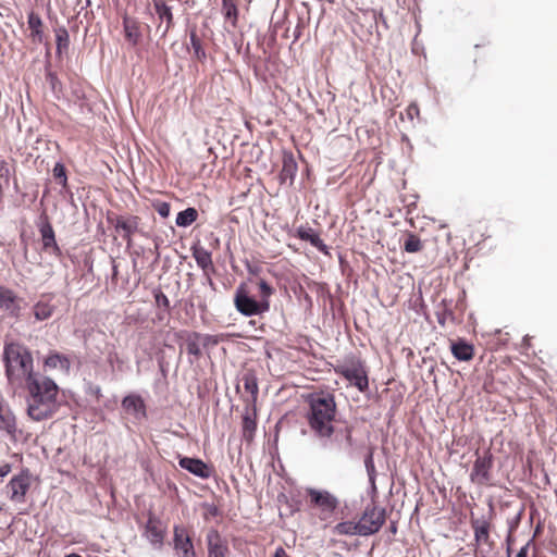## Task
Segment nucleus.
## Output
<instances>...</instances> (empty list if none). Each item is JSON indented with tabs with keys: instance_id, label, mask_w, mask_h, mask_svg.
<instances>
[{
	"instance_id": "b1692460",
	"label": "nucleus",
	"mask_w": 557,
	"mask_h": 557,
	"mask_svg": "<svg viewBox=\"0 0 557 557\" xmlns=\"http://www.w3.org/2000/svg\"><path fill=\"white\" fill-rule=\"evenodd\" d=\"M154 10L160 20H165L166 26L163 30L165 35L173 25V14L171 8L162 0L154 1Z\"/></svg>"
},
{
	"instance_id": "bf43d9fd",
	"label": "nucleus",
	"mask_w": 557,
	"mask_h": 557,
	"mask_svg": "<svg viewBox=\"0 0 557 557\" xmlns=\"http://www.w3.org/2000/svg\"><path fill=\"white\" fill-rule=\"evenodd\" d=\"M9 174V170L5 169V172H3V175H8Z\"/></svg>"
},
{
	"instance_id": "09e8293b",
	"label": "nucleus",
	"mask_w": 557,
	"mask_h": 557,
	"mask_svg": "<svg viewBox=\"0 0 557 557\" xmlns=\"http://www.w3.org/2000/svg\"><path fill=\"white\" fill-rule=\"evenodd\" d=\"M446 315H447L446 312L437 314V321L440 324H442V325L445 324Z\"/></svg>"
},
{
	"instance_id": "79ce46f5",
	"label": "nucleus",
	"mask_w": 557,
	"mask_h": 557,
	"mask_svg": "<svg viewBox=\"0 0 557 557\" xmlns=\"http://www.w3.org/2000/svg\"><path fill=\"white\" fill-rule=\"evenodd\" d=\"M258 285L260 289V300H269L270 296L273 294V288L264 280H260Z\"/></svg>"
},
{
	"instance_id": "cd10ccee",
	"label": "nucleus",
	"mask_w": 557,
	"mask_h": 557,
	"mask_svg": "<svg viewBox=\"0 0 557 557\" xmlns=\"http://www.w3.org/2000/svg\"><path fill=\"white\" fill-rule=\"evenodd\" d=\"M198 215L197 209L189 207L177 213L175 223L180 227H188L197 221Z\"/></svg>"
},
{
	"instance_id": "39448f33",
	"label": "nucleus",
	"mask_w": 557,
	"mask_h": 557,
	"mask_svg": "<svg viewBox=\"0 0 557 557\" xmlns=\"http://www.w3.org/2000/svg\"><path fill=\"white\" fill-rule=\"evenodd\" d=\"M336 373L345 377L351 385L360 392H366L369 387L367 367L360 359H351L335 369Z\"/></svg>"
},
{
	"instance_id": "20e7f679",
	"label": "nucleus",
	"mask_w": 557,
	"mask_h": 557,
	"mask_svg": "<svg viewBox=\"0 0 557 557\" xmlns=\"http://www.w3.org/2000/svg\"><path fill=\"white\" fill-rule=\"evenodd\" d=\"M234 305L236 310L245 317L260 315L270 309V300H257L249 294L245 283L237 286Z\"/></svg>"
},
{
	"instance_id": "1a4fd4ad",
	"label": "nucleus",
	"mask_w": 557,
	"mask_h": 557,
	"mask_svg": "<svg viewBox=\"0 0 557 557\" xmlns=\"http://www.w3.org/2000/svg\"><path fill=\"white\" fill-rule=\"evenodd\" d=\"M108 221L114 224L116 232H122V237L131 244L132 235L137 232L139 225V218L136 215H116L114 218L108 216Z\"/></svg>"
},
{
	"instance_id": "864d4df0",
	"label": "nucleus",
	"mask_w": 557,
	"mask_h": 557,
	"mask_svg": "<svg viewBox=\"0 0 557 557\" xmlns=\"http://www.w3.org/2000/svg\"><path fill=\"white\" fill-rule=\"evenodd\" d=\"M207 281H208V286H210L214 290L215 289V284L212 281V278L208 277Z\"/></svg>"
},
{
	"instance_id": "13d9d810",
	"label": "nucleus",
	"mask_w": 557,
	"mask_h": 557,
	"mask_svg": "<svg viewBox=\"0 0 557 557\" xmlns=\"http://www.w3.org/2000/svg\"><path fill=\"white\" fill-rule=\"evenodd\" d=\"M9 174V170L5 169V172H3V175H8Z\"/></svg>"
},
{
	"instance_id": "a18cd8bd",
	"label": "nucleus",
	"mask_w": 557,
	"mask_h": 557,
	"mask_svg": "<svg viewBox=\"0 0 557 557\" xmlns=\"http://www.w3.org/2000/svg\"><path fill=\"white\" fill-rule=\"evenodd\" d=\"M108 361L113 364L114 362H120L119 355L116 352H110L108 357Z\"/></svg>"
},
{
	"instance_id": "680f3d73",
	"label": "nucleus",
	"mask_w": 557,
	"mask_h": 557,
	"mask_svg": "<svg viewBox=\"0 0 557 557\" xmlns=\"http://www.w3.org/2000/svg\"><path fill=\"white\" fill-rule=\"evenodd\" d=\"M482 557H486V556H482Z\"/></svg>"
},
{
	"instance_id": "423d86ee",
	"label": "nucleus",
	"mask_w": 557,
	"mask_h": 557,
	"mask_svg": "<svg viewBox=\"0 0 557 557\" xmlns=\"http://www.w3.org/2000/svg\"><path fill=\"white\" fill-rule=\"evenodd\" d=\"M385 519L386 510L384 508L376 507L373 504L368 505L358 521L359 525H362V528L364 527L366 530L369 531L362 533V536H369L377 533L384 524Z\"/></svg>"
},
{
	"instance_id": "ddd939ff",
	"label": "nucleus",
	"mask_w": 557,
	"mask_h": 557,
	"mask_svg": "<svg viewBox=\"0 0 557 557\" xmlns=\"http://www.w3.org/2000/svg\"><path fill=\"white\" fill-rule=\"evenodd\" d=\"M123 30L125 39L131 46L135 47L141 41L143 34L137 18L124 14Z\"/></svg>"
},
{
	"instance_id": "bb28decb",
	"label": "nucleus",
	"mask_w": 557,
	"mask_h": 557,
	"mask_svg": "<svg viewBox=\"0 0 557 557\" xmlns=\"http://www.w3.org/2000/svg\"><path fill=\"white\" fill-rule=\"evenodd\" d=\"M193 257L195 258L198 267H200L203 271L213 270V262L211 252L202 247L195 248L193 251Z\"/></svg>"
},
{
	"instance_id": "e433bc0d",
	"label": "nucleus",
	"mask_w": 557,
	"mask_h": 557,
	"mask_svg": "<svg viewBox=\"0 0 557 557\" xmlns=\"http://www.w3.org/2000/svg\"><path fill=\"white\" fill-rule=\"evenodd\" d=\"M222 10L226 20H232V24L235 25L237 21L238 10L234 0L223 1Z\"/></svg>"
},
{
	"instance_id": "6e6552de",
	"label": "nucleus",
	"mask_w": 557,
	"mask_h": 557,
	"mask_svg": "<svg viewBox=\"0 0 557 557\" xmlns=\"http://www.w3.org/2000/svg\"><path fill=\"white\" fill-rule=\"evenodd\" d=\"M29 487L30 474L28 470H23L17 475L11 478L5 486L9 498L17 504L25 502V496Z\"/></svg>"
},
{
	"instance_id": "f704fd0d",
	"label": "nucleus",
	"mask_w": 557,
	"mask_h": 557,
	"mask_svg": "<svg viewBox=\"0 0 557 557\" xmlns=\"http://www.w3.org/2000/svg\"><path fill=\"white\" fill-rule=\"evenodd\" d=\"M474 530V537L476 542H487L490 539L488 534V523L486 521H474L472 523Z\"/></svg>"
},
{
	"instance_id": "ea45409f",
	"label": "nucleus",
	"mask_w": 557,
	"mask_h": 557,
	"mask_svg": "<svg viewBox=\"0 0 557 557\" xmlns=\"http://www.w3.org/2000/svg\"><path fill=\"white\" fill-rule=\"evenodd\" d=\"M153 297H154L156 305L159 308H163L165 311H169L170 300L165 294H163L160 289H154Z\"/></svg>"
},
{
	"instance_id": "052dcab7",
	"label": "nucleus",
	"mask_w": 557,
	"mask_h": 557,
	"mask_svg": "<svg viewBox=\"0 0 557 557\" xmlns=\"http://www.w3.org/2000/svg\"><path fill=\"white\" fill-rule=\"evenodd\" d=\"M86 4L89 5L90 4V0H86Z\"/></svg>"
},
{
	"instance_id": "5701e85b",
	"label": "nucleus",
	"mask_w": 557,
	"mask_h": 557,
	"mask_svg": "<svg viewBox=\"0 0 557 557\" xmlns=\"http://www.w3.org/2000/svg\"><path fill=\"white\" fill-rule=\"evenodd\" d=\"M45 366L51 369H61L64 372H69L71 368L70 359L61 354L54 352L49 355L45 360Z\"/></svg>"
},
{
	"instance_id": "72a5a7b5",
	"label": "nucleus",
	"mask_w": 557,
	"mask_h": 557,
	"mask_svg": "<svg viewBox=\"0 0 557 557\" xmlns=\"http://www.w3.org/2000/svg\"><path fill=\"white\" fill-rule=\"evenodd\" d=\"M55 41L58 54H61L63 50H66L69 48L70 36L65 27H59L58 29H55Z\"/></svg>"
},
{
	"instance_id": "f8f14e48",
	"label": "nucleus",
	"mask_w": 557,
	"mask_h": 557,
	"mask_svg": "<svg viewBox=\"0 0 557 557\" xmlns=\"http://www.w3.org/2000/svg\"><path fill=\"white\" fill-rule=\"evenodd\" d=\"M178 465L182 469L203 480L209 479L213 473L212 468L198 458L181 457Z\"/></svg>"
},
{
	"instance_id": "2eb2a0df",
	"label": "nucleus",
	"mask_w": 557,
	"mask_h": 557,
	"mask_svg": "<svg viewBox=\"0 0 557 557\" xmlns=\"http://www.w3.org/2000/svg\"><path fill=\"white\" fill-rule=\"evenodd\" d=\"M0 308L15 317L18 315L21 310L18 297L5 286H0Z\"/></svg>"
},
{
	"instance_id": "a19ab883",
	"label": "nucleus",
	"mask_w": 557,
	"mask_h": 557,
	"mask_svg": "<svg viewBox=\"0 0 557 557\" xmlns=\"http://www.w3.org/2000/svg\"><path fill=\"white\" fill-rule=\"evenodd\" d=\"M152 206L160 216L168 218L170 215L171 206L169 202L156 201L152 203Z\"/></svg>"
},
{
	"instance_id": "dca6fc26",
	"label": "nucleus",
	"mask_w": 557,
	"mask_h": 557,
	"mask_svg": "<svg viewBox=\"0 0 557 557\" xmlns=\"http://www.w3.org/2000/svg\"><path fill=\"white\" fill-rule=\"evenodd\" d=\"M207 543L209 557H225L228 552L227 544L214 529L207 533Z\"/></svg>"
},
{
	"instance_id": "c756f323",
	"label": "nucleus",
	"mask_w": 557,
	"mask_h": 557,
	"mask_svg": "<svg viewBox=\"0 0 557 557\" xmlns=\"http://www.w3.org/2000/svg\"><path fill=\"white\" fill-rule=\"evenodd\" d=\"M189 37H190V47L194 50V54H195L196 59L199 60V61L206 60L207 54H206V51H205V49L202 47V41L198 37L195 27H193L190 29Z\"/></svg>"
},
{
	"instance_id": "4c0bfd02",
	"label": "nucleus",
	"mask_w": 557,
	"mask_h": 557,
	"mask_svg": "<svg viewBox=\"0 0 557 557\" xmlns=\"http://www.w3.org/2000/svg\"><path fill=\"white\" fill-rule=\"evenodd\" d=\"M364 467H366V470H367V473L369 476V481L372 484H374L376 471H375V466H374V460H373V449L372 448L369 449L368 454L364 457Z\"/></svg>"
},
{
	"instance_id": "6e6d98bb",
	"label": "nucleus",
	"mask_w": 557,
	"mask_h": 557,
	"mask_svg": "<svg viewBox=\"0 0 557 557\" xmlns=\"http://www.w3.org/2000/svg\"><path fill=\"white\" fill-rule=\"evenodd\" d=\"M65 557H82V556L76 553H72V554L66 555Z\"/></svg>"
},
{
	"instance_id": "de8ad7c7",
	"label": "nucleus",
	"mask_w": 557,
	"mask_h": 557,
	"mask_svg": "<svg viewBox=\"0 0 557 557\" xmlns=\"http://www.w3.org/2000/svg\"><path fill=\"white\" fill-rule=\"evenodd\" d=\"M273 557H287V554L282 547H280L275 550V554Z\"/></svg>"
},
{
	"instance_id": "6ab92c4d",
	"label": "nucleus",
	"mask_w": 557,
	"mask_h": 557,
	"mask_svg": "<svg viewBox=\"0 0 557 557\" xmlns=\"http://www.w3.org/2000/svg\"><path fill=\"white\" fill-rule=\"evenodd\" d=\"M297 170L298 165L293 154H284L283 165L280 173L281 183L284 184L287 181H289V185H292L296 176Z\"/></svg>"
},
{
	"instance_id": "f257e3e1",
	"label": "nucleus",
	"mask_w": 557,
	"mask_h": 557,
	"mask_svg": "<svg viewBox=\"0 0 557 557\" xmlns=\"http://www.w3.org/2000/svg\"><path fill=\"white\" fill-rule=\"evenodd\" d=\"M309 409L306 414L310 430L320 440H343L348 446H352L354 426L347 422L343 426H336L337 408L335 397L331 393H314L308 397Z\"/></svg>"
},
{
	"instance_id": "9b49d317",
	"label": "nucleus",
	"mask_w": 557,
	"mask_h": 557,
	"mask_svg": "<svg viewBox=\"0 0 557 557\" xmlns=\"http://www.w3.org/2000/svg\"><path fill=\"white\" fill-rule=\"evenodd\" d=\"M174 548L178 557H196L191 539L183 527H174Z\"/></svg>"
},
{
	"instance_id": "7c9ffc66",
	"label": "nucleus",
	"mask_w": 557,
	"mask_h": 557,
	"mask_svg": "<svg viewBox=\"0 0 557 557\" xmlns=\"http://www.w3.org/2000/svg\"><path fill=\"white\" fill-rule=\"evenodd\" d=\"M200 337L201 334L197 332H193L188 334L186 337V350L189 355H193L195 357H200L201 349H200Z\"/></svg>"
},
{
	"instance_id": "aec40b11",
	"label": "nucleus",
	"mask_w": 557,
	"mask_h": 557,
	"mask_svg": "<svg viewBox=\"0 0 557 557\" xmlns=\"http://www.w3.org/2000/svg\"><path fill=\"white\" fill-rule=\"evenodd\" d=\"M297 235L301 240L309 242L319 251L327 253V246L312 228L300 226L297 230Z\"/></svg>"
},
{
	"instance_id": "c03bdc74",
	"label": "nucleus",
	"mask_w": 557,
	"mask_h": 557,
	"mask_svg": "<svg viewBox=\"0 0 557 557\" xmlns=\"http://www.w3.org/2000/svg\"><path fill=\"white\" fill-rule=\"evenodd\" d=\"M11 471V465L10 463H4L2 466H0V476H5L7 474H9Z\"/></svg>"
},
{
	"instance_id": "49530a36",
	"label": "nucleus",
	"mask_w": 557,
	"mask_h": 557,
	"mask_svg": "<svg viewBox=\"0 0 557 557\" xmlns=\"http://www.w3.org/2000/svg\"><path fill=\"white\" fill-rule=\"evenodd\" d=\"M528 548H529V543L520 548V550L518 552L516 557H527L528 556Z\"/></svg>"
},
{
	"instance_id": "a878e982",
	"label": "nucleus",
	"mask_w": 557,
	"mask_h": 557,
	"mask_svg": "<svg viewBox=\"0 0 557 557\" xmlns=\"http://www.w3.org/2000/svg\"><path fill=\"white\" fill-rule=\"evenodd\" d=\"M28 27L32 29V38L34 41L42 42L44 34H42V21L41 17L35 12H30L28 14L27 20Z\"/></svg>"
},
{
	"instance_id": "393cba45",
	"label": "nucleus",
	"mask_w": 557,
	"mask_h": 557,
	"mask_svg": "<svg viewBox=\"0 0 557 557\" xmlns=\"http://www.w3.org/2000/svg\"><path fill=\"white\" fill-rule=\"evenodd\" d=\"M242 381L245 391L248 392L251 396V399L249 401L255 404L259 393L256 374L251 371H247L246 373H244Z\"/></svg>"
},
{
	"instance_id": "c9c22d12",
	"label": "nucleus",
	"mask_w": 557,
	"mask_h": 557,
	"mask_svg": "<svg viewBox=\"0 0 557 557\" xmlns=\"http://www.w3.org/2000/svg\"><path fill=\"white\" fill-rule=\"evenodd\" d=\"M53 313V307L46 302H38L34 307V315L38 321L49 319Z\"/></svg>"
},
{
	"instance_id": "f03ea898",
	"label": "nucleus",
	"mask_w": 557,
	"mask_h": 557,
	"mask_svg": "<svg viewBox=\"0 0 557 557\" xmlns=\"http://www.w3.org/2000/svg\"><path fill=\"white\" fill-rule=\"evenodd\" d=\"M27 414L34 421H44L52 418L59 410L61 403L58 399L59 387L48 376H30L26 383Z\"/></svg>"
},
{
	"instance_id": "8fccbe9b",
	"label": "nucleus",
	"mask_w": 557,
	"mask_h": 557,
	"mask_svg": "<svg viewBox=\"0 0 557 557\" xmlns=\"http://www.w3.org/2000/svg\"><path fill=\"white\" fill-rule=\"evenodd\" d=\"M48 79L50 81L51 85L54 87L55 82L58 81L55 74L48 73Z\"/></svg>"
},
{
	"instance_id": "3c124183",
	"label": "nucleus",
	"mask_w": 557,
	"mask_h": 557,
	"mask_svg": "<svg viewBox=\"0 0 557 557\" xmlns=\"http://www.w3.org/2000/svg\"><path fill=\"white\" fill-rule=\"evenodd\" d=\"M116 276H117V265L113 262V265H112V281H116Z\"/></svg>"
},
{
	"instance_id": "473e14b6",
	"label": "nucleus",
	"mask_w": 557,
	"mask_h": 557,
	"mask_svg": "<svg viewBox=\"0 0 557 557\" xmlns=\"http://www.w3.org/2000/svg\"><path fill=\"white\" fill-rule=\"evenodd\" d=\"M423 248L421 239L413 233H408L404 242V250L409 253L421 251Z\"/></svg>"
},
{
	"instance_id": "37998d69",
	"label": "nucleus",
	"mask_w": 557,
	"mask_h": 557,
	"mask_svg": "<svg viewBox=\"0 0 557 557\" xmlns=\"http://www.w3.org/2000/svg\"><path fill=\"white\" fill-rule=\"evenodd\" d=\"M200 344L203 346V347H207V346H210V345H215L218 344V341L214 336L212 335H202L201 334V337H200Z\"/></svg>"
},
{
	"instance_id": "f3484780",
	"label": "nucleus",
	"mask_w": 557,
	"mask_h": 557,
	"mask_svg": "<svg viewBox=\"0 0 557 557\" xmlns=\"http://www.w3.org/2000/svg\"><path fill=\"white\" fill-rule=\"evenodd\" d=\"M0 430L11 436H14L17 430L15 416L8 406L2 404H0Z\"/></svg>"
},
{
	"instance_id": "2f4dec72",
	"label": "nucleus",
	"mask_w": 557,
	"mask_h": 557,
	"mask_svg": "<svg viewBox=\"0 0 557 557\" xmlns=\"http://www.w3.org/2000/svg\"><path fill=\"white\" fill-rule=\"evenodd\" d=\"M122 406L125 410L133 413L143 412L145 409L144 401L139 396H126L122 400Z\"/></svg>"
},
{
	"instance_id": "4d7b16f0",
	"label": "nucleus",
	"mask_w": 557,
	"mask_h": 557,
	"mask_svg": "<svg viewBox=\"0 0 557 557\" xmlns=\"http://www.w3.org/2000/svg\"><path fill=\"white\" fill-rule=\"evenodd\" d=\"M199 308H200L201 310H206V305L200 304V305H199Z\"/></svg>"
},
{
	"instance_id": "a211bd4d",
	"label": "nucleus",
	"mask_w": 557,
	"mask_h": 557,
	"mask_svg": "<svg viewBox=\"0 0 557 557\" xmlns=\"http://www.w3.org/2000/svg\"><path fill=\"white\" fill-rule=\"evenodd\" d=\"M453 356L459 361H469L473 358L474 348L463 339L453 342L450 345Z\"/></svg>"
},
{
	"instance_id": "4be33fe9",
	"label": "nucleus",
	"mask_w": 557,
	"mask_h": 557,
	"mask_svg": "<svg viewBox=\"0 0 557 557\" xmlns=\"http://www.w3.org/2000/svg\"><path fill=\"white\" fill-rule=\"evenodd\" d=\"M335 532L339 535H359L362 536V533L368 532L366 528L359 525L358 522L352 521H344L339 522L335 525Z\"/></svg>"
},
{
	"instance_id": "5fc2aeb1",
	"label": "nucleus",
	"mask_w": 557,
	"mask_h": 557,
	"mask_svg": "<svg viewBox=\"0 0 557 557\" xmlns=\"http://www.w3.org/2000/svg\"><path fill=\"white\" fill-rule=\"evenodd\" d=\"M389 531H391L392 533H396V532H397V527H396V523H395V522H393V523L391 524V527H389Z\"/></svg>"
},
{
	"instance_id": "412c9836",
	"label": "nucleus",
	"mask_w": 557,
	"mask_h": 557,
	"mask_svg": "<svg viewBox=\"0 0 557 557\" xmlns=\"http://www.w3.org/2000/svg\"><path fill=\"white\" fill-rule=\"evenodd\" d=\"M146 534L152 544H162L164 534L163 531L159 528V521L152 515L149 516L147 521Z\"/></svg>"
},
{
	"instance_id": "0eeeda50",
	"label": "nucleus",
	"mask_w": 557,
	"mask_h": 557,
	"mask_svg": "<svg viewBox=\"0 0 557 557\" xmlns=\"http://www.w3.org/2000/svg\"><path fill=\"white\" fill-rule=\"evenodd\" d=\"M492 467L493 455L490 450H487L484 456L476 454V459L470 473V480L478 485H490L492 480Z\"/></svg>"
},
{
	"instance_id": "603ef678",
	"label": "nucleus",
	"mask_w": 557,
	"mask_h": 557,
	"mask_svg": "<svg viewBox=\"0 0 557 557\" xmlns=\"http://www.w3.org/2000/svg\"><path fill=\"white\" fill-rule=\"evenodd\" d=\"M376 21H380V22H382L384 25H386V20H385V17H384L383 13H380V14H379V17L376 18Z\"/></svg>"
},
{
	"instance_id": "9d476101",
	"label": "nucleus",
	"mask_w": 557,
	"mask_h": 557,
	"mask_svg": "<svg viewBox=\"0 0 557 557\" xmlns=\"http://www.w3.org/2000/svg\"><path fill=\"white\" fill-rule=\"evenodd\" d=\"M307 494L310 497L311 504L322 510L333 512L338 506V499L327 491L308 488Z\"/></svg>"
},
{
	"instance_id": "c85d7f7f",
	"label": "nucleus",
	"mask_w": 557,
	"mask_h": 557,
	"mask_svg": "<svg viewBox=\"0 0 557 557\" xmlns=\"http://www.w3.org/2000/svg\"><path fill=\"white\" fill-rule=\"evenodd\" d=\"M255 416V412L251 414L249 411H246L243 417V437L247 441L252 438L257 428Z\"/></svg>"
},
{
	"instance_id": "7ed1b4c3",
	"label": "nucleus",
	"mask_w": 557,
	"mask_h": 557,
	"mask_svg": "<svg viewBox=\"0 0 557 557\" xmlns=\"http://www.w3.org/2000/svg\"><path fill=\"white\" fill-rule=\"evenodd\" d=\"M3 362L5 376L10 384L27 383L30 376H37L33 372L34 361L28 348L17 342H5L3 347Z\"/></svg>"
},
{
	"instance_id": "4468645a",
	"label": "nucleus",
	"mask_w": 557,
	"mask_h": 557,
	"mask_svg": "<svg viewBox=\"0 0 557 557\" xmlns=\"http://www.w3.org/2000/svg\"><path fill=\"white\" fill-rule=\"evenodd\" d=\"M39 232L42 240V249L57 257L61 255V249L57 244L55 235L52 225L46 221L39 227Z\"/></svg>"
},
{
	"instance_id": "58836bf2",
	"label": "nucleus",
	"mask_w": 557,
	"mask_h": 557,
	"mask_svg": "<svg viewBox=\"0 0 557 557\" xmlns=\"http://www.w3.org/2000/svg\"><path fill=\"white\" fill-rule=\"evenodd\" d=\"M53 176L55 180L59 181V183L63 187L66 186V184H67L66 170L62 163H60V162L55 163V165L53 168Z\"/></svg>"
}]
</instances>
